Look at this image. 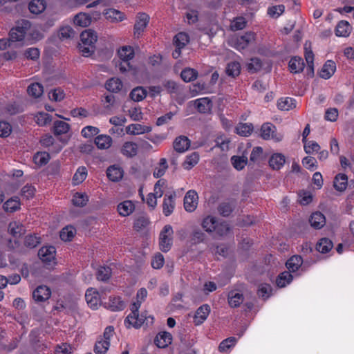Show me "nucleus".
<instances>
[{
  "mask_svg": "<svg viewBox=\"0 0 354 354\" xmlns=\"http://www.w3.org/2000/svg\"><path fill=\"white\" fill-rule=\"evenodd\" d=\"M97 39L96 32L91 29L85 30L81 33L78 48L83 56L89 57L93 54Z\"/></svg>",
  "mask_w": 354,
  "mask_h": 354,
  "instance_id": "f257e3e1",
  "label": "nucleus"
},
{
  "mask_svg": "<svg viewBox=\"0 0 354 354\" xmlns=\"http://www.w3.org/2000/svg\"><path fill=\"white\" fill-rule=\"evenodd\" d=\"M30 26L31 24L28 20L22 19L19 21L17 26L10 31V38L12 43L23 41Z\"/></svg>",
  "mask_w": 354,
  "mask_h": 354,
  "instance_id": "f03ea898",
  "label": "nucleus"
},
{
  "mask_svg": "<svg viewBox=\"0 0 354 354\" xmlns=\"http://www.w3.org/2000/svg\"><path fill=\"white\" fill-rule=\"evenodd\" d=\"M173 233L174 231L170 225H165L161 230L159 236V246L162 252H167L171 249L173 244Z\"/></svg>",
  "mask_w": 354,
  "mask_h": 354,
  "instance_id": "7ed1b4c3",
  "label": "nucleus"
},
{
  "mask_svg": "<svg viewBox=\"0 0 354 354\" xmlns=\"http://www.w3.org/2000/svg\"><path fill=\"white\" fill-rule=\"evenodd\" d=\"M261 137L263 140H267L272 139L276 142H279L282 140L283 135L281 133H277V128L273 124L270 122H266L261 126Z\"/></svg>",
  "mask_w": 354,
  "mask_h": 354,
  "instance_id": "20e7f679",
  "label": "nucleus"
},
{
  "mask_svg": "<svg viewBox=\"0 0 354 354\" xmlns=\"http://www.w3.org/2000/svg\"><path fill=\"white\" fill-rule=\"evenodd\" d=\"M136 317L132 320V322H124L125 324H128V328L130 326H133L136 328H140L142 325L145 324L147 326L152 325L153 323V317L152 316H147L146 314L142 313L139 315L138 313L136 315Z\"/></svg>",
  "mask_w": 354,
  "mask_h": 354,
  "instance_id": "39448f33",
  "label": "nucleus"
},
{
  "mask_svg": "<svg viewBox=\"0 0 354 354\" xmlns=\"http://www.w3.org/2000/svg\"><path fill=\"white\" fill-rule=\"evenodd\" d=\"M236 201L234 199H227L219 203L217 211L223 217H227L236 207Z\"/></svg>",
  "mask_w": 354,
  "mask_h": 354,
  "instance_id": "423d86ee",
  "label": "nucleus"
},
{
  "mask_svg": "<svg viewBox=\"0 0 354 354\" xmlns=\"http://www.w3.org/2000/svg\"><path fill=\"white\" fill-rule=\"evenodd\" d=\"M198 195L194 190L188 191L184 198V207L186 211L192 212L197 207Z\"/></svg>",
  "mask_w": 354,
  "mask_h": 354,
  "instance_id": "0eeeda50",
  "label": "nucleus"
},
{
  "mask_svg": "<svg viewBox=\"0 0 354 354\" xmlns=\"http://www.w3.org/2000/svg\"><path fill=\"white\" fill-rule=\"evenodd\" d=\"M39 259L46 264H50L55 259V248L53 246L42 247L38 252Z\"/></svg>",
  "mask_w": 354,
  "mask_h": 354,
  "instance_id": "6e6552de",
  "label": "nucleus"
},
{
  "mask_svg": "<svg viewBox=\"0 0 354 354\" xmlns=\"http://www.w3.org/2000/svg\"><path fill=\"white\" fill-rule=\"evenodd\" d=\"M255 33L248 32L243 35L237 37L235 41V48L238 50H243L255 40Z\"/></svg>",
  "mask_w": 354,
  "mask_h": 354,
  "instance_id": "1a4fd4ad",
  "label": "nucleus"
},
{
  "mask_svg": "<svg viewBox=\"0 0 354 354\" xmlns=\"http://www.w3.org/2000/svg\"><path fill=\"white\" fill-rule=\"evenodd\" d=\"M149 21V17L146 13H139L134 25V35L138 37L142 34Z\"/></svg>",
  "mask_w": 354,
  "mask_h": 354,
  "instance_id": "9d476101",
  "label": "nucleus"
},
{
  "mask_svg": "<svg viewBox=\"0 0 354 354\" xmlns=\"http://www.w3.org/2000/svg\"><path fill=\"white\" fill-rule=\"evenodd\" d=\"M51 295V291L46 286H39L32 292V298L36 302H44Z\"/></svg>",
  "mask_w": 354,
  "mask_h": 354,
  "instance_id": "9b49d317",
  "label": "nucleus"
},
{
  "mask_svg": "<svg viewBox=\"0 0 354 354\" xmlns=\"http://www.w3.org/2000/svg\"><path fill=\"white\" fill-rule=\"evenodd\" d=\"M191 142L185 136L177 137L173 143L174 151L178 153H184L190 147Z\"/></svg>",
  "mask_w": 354,
  "mask_h": 354,
  "instance_id": "f8f14e48",
  "label": "nucleus"
},
{
  "mask_svg": "<svg viewBox=\"0 0 354 354\" xmlns=\"http://www.w3.org/2000/svg\"><path fill=\"white\" fill-rule=\"evenodd\" d=\"M210 313V307L208 304L200 306L196 311L194 322L196 325L201 324L207 317Z\"/></svg>",
  "mask_w": 354,
  "mask_h": 354,
  "instance_id": "ddd939ff",
  "label": "nucleus"
},
{
  "mask_svg": "<svg viewBox=\"0 0 354 354\" xmlns=\"http://www.w3.org/2000/svg\"><path fill=\"white\" fill-rule=\"evenodd\" d=\"M336 71V64L333 60H327L324 64L321 71L320 77L325 80L329 79Z\"/></svg>",
  "mask_w": 354,
  "mask_h": 354,
  "instance_id": "4468645a",
  "label": "nucleus"
},
{
  "mask_svg": "<svg viewBox=\"0 0 354 354\" xmlns=\"http://www.w3.org/2000/svg\"><path fill=\"white\" fill-rule=\"evenodd\" d=\"M194 104L198 111L201 113H209L212 107V102L208 97L197 99L195 100Z\"/></svg>",
  "mask_w": 354,
  "mask_h": 354,
  "instance_id": "2eb2a0df",
  "label": "nucleus"
},
{
  "mask_svg": "<svg viewBox=\"0 0 354 354\" xmlns=\"http://www.w3.org/2000/svg\"><path fill=\"white\" fill-rule=\"evenodd\" d=\"M106 176L110 180L118 182L123 176V170L118 166L111 165L106 169Z\"/></svg>",
  "mask_w": 354,
  "mask_h": 354,
  "instance_id": "dca6fc26",
  "label": "nucleus"
},
{
  "mask_svg": "<svg viewBox=\"0 0 354 354\" xmlns=\"http://www.w3.org/2000/svg\"><path fill=\"white\" fill-rule=\"evenodd\" d=\"M286 162L285 156L281 153H276L271 156L269 159V165L275 170H279Z\"/></svg>",
  "mask_w": 354,
  "mask_h": 354,
  "instance_id": "f3484780",
  "label": "nucleus"
},
{
  "mask_svg": "<svg viewBox=\"0 0 354 354\" xmlns=\"http://www.w3.org/2000/svg\"><path fill=\"white\" fill-rule=\"evenodd\" d=\"M172 340L171 335L168 332L159 333L155 338V344L159 348H165Z\"/></svg>",
  "mask_w": 354,
  "mask_h": 354,
  "instance_id": "a211bd4d",
  "label": "nucleus"
},
{
  "mask_svg": "<svg viewBox=\"0 0 354 354\" xmlns=\"http://www.w3.org/2000/svg\"><path fill=\"white\" fill-rule=\"evenodd\" d=\"M85 299L88 305L93 309H96L99 304V295L93 288L88 289L85 294Z\"/></svg>",
  "mask_w": 354,
  "mask_h": 354,
  "instance_id": "6ab92c4d",
  "label": "nucleus"
},
{
  "mask_svg": "<svg viewBox=\"0 0 354 354\" xmlns=\"http://www.w3.org/2000/svg\"><path fill=\"white\" fill-rule=\"evenodd\" d=\"M309 222L312 227L316 229H320L325 225L326 218L322 213L317 212L312 214Z\"/></svg>",
  "mask_w": 354,
  "mask_h": 354,
  "instance_id": "aec40b11",
  "label": "nucleus"
},
{
  "mask_svg": "<svg viewBox=\"0 0 354 354\" xmlns=\"http://www.w3.org/2000/svg\"><path fill=\"white\" fill-rule=\"evenodd\" d=\"M352 28L350 26L349 23L346 21H340L335 28V34L338 37H348L351 32Z\"/></svg>",
  "mask_w": 354,
  "mask_h": 354,
  "instance_id": "412c9836",
  "label": "nucleus"
},
{
  "mask_svg": "<svg viewBox=\"0 0 354 354\" xmlns=\"http://www.w3.org/2000/svg\"><path fill=\"white\" fill-rule=\"evenodd\" d=\"M228 304L232 308H236L243 303L244 297L243 294L232 290L228 293Z\"/></svg>",
  "mask_w": 354,
  "mask_h": 354,
  "instance_id": "4be33fe9",
  "label": "nucleus"
},
{
  "mask_svg": "<svg viewBox=\"0 0 354 354\" xmlns=\"http://www.w3.org/2000/svg\"><path fill=\"white\" fill-rule=\"evenodd\" d=\"M304 62L300 57H294L289 62L288 66L290 72L297 73L303 71L304 68Z\"/></svg>",
  "mask_w": 354,
  "mask_h": 354,
  "instance_id": "5701e85b",
  "label": "nucleus"
},
{
  "mask_svg": "<svg viewBox=\"0 0 354 354\" xmlns=\"http://www.w3.org/2000/svg\"><path fill=\"white\" fill-rule=\"evenodd\" d=\"M151 128L147 126H142L140 124H131L126 127V132L131 135H138L144 133H148Z\"/></svg>",
  "mask_w": 354,
  "mask_h": 354,
  "instance_id": "b1692460",
  "label": "nucleus"
},
{
  "mask_svg": "<svg viewBox=\"0 0 354 354\" xmlns=\"http://www.w3.org/2000/svg\"><path fill=\"white\" fill-rule=\"evenodd\" d=\"M135 209V205L131 201H125L118 205V211L122 216L131 214Z\"/></svg>",
  "mask_w": 354,
  "mask_h": 354,
  "instance_id": "393cba45",
  "label": "nucleus"
},
{
  "mask_svg": "<svg viewBox=\"0 0 354 354\" xmlns=\"http://www.w3.org/2000/svg\"><path fill=\"white\" fill-rule=\"evenodd\" d=\"M121 152L127 157H133L138 153V145L133 142H126L122 147Z\"/></svg>",
  "mask_w": 354,
  "mask_h": 354,
  "instance_id": "a878e982",
  "label": "nucleus"
},
{
  "mask_svg": "<svg viewBox=\"0 0 354 354\" xmlns=\"http://www.w3.org/2000/svg\"><path fill=\"white\" fill-rule=\"evenodd\" d=\"M95 143L100 149H109L112 143V138L108 135H99L95 138Z\"/></svg>",
  "mask_w": 354,
  "mask_h": 354,
  "instance_id": "bb28decb",
  "label": "nucleus"
},
{
  "mask_svg": "<svg viewBox=\"0 0 354 354\" xmlns=\"http://www.w3.org/2000/svg\"><path fill=\"white\" fill-rule=\"evenodd\" d=\"M71 126L62 120H56L53 124V133L55 136L65 134L69 131Z\"/></svg>",
  "mask_w": 354,
  "mask_h": 354,
  "instance_id": "cd10ccee",
  "label": "nucleus"
},
{
  "mask_svg": "<svg viewBox=\"0 0 354 354\" xmlns=\"http://www.w3.org/2000/svg\"><path fill=\"white\" fill-rule=\"evenodd\" d=\"M348 184V178L346 174H337L333 182L335 189L339 192H343L346 189Z\"/></svg>",
  "mask_w": 354,
  "mask_h": 354,
  "instance_id": "c85d7f7f",
  "label": "nucleus"
},
{
  "mask_svg": "<svg viewBox=\"0 0 354 354\" xmlns=\"http://www.w3.org/2000/svg\"><path fill=\"white\" fill-rule=\"evenodd\" d=\"M106 307L112 311L122 310L124 308L125 304L120 297H110Z\"/></svg>",
  "mask_w": 354,
  "mask_h": 354,
  "instance_id": "c756f323",
  "label": "nucleus"
},
{
  "mask_svg": "<svg viewBox=\"0 0 354 354\" xmlns=\"http://www.w3.org/2000/svg\"><path fill=\"white\" fill-rule=\"evenodd\" d=\"M175 196V194L174 196L172 194L167 196L165 195L164 201L162 203V211L164 214L166 216H169L174 211V198Z\"/></svg>",
  "mask_w": 354,
  "mask_h": 354,
  "instance_id": "7c9ffc66",
  "label": "nucleus"
},
{
  "mask_svg": "<svg viewBox=\"0 0 354 354\" xmlns=\"http://www.w3.org/2000/svg\"><path fill=\"white\" fill-rule=\"evenodd\" d=\"M200 156L198 152H192L191 154L187 156L185 161L183 163V167L186 170H190L199 161Z\"/></svg>",
  "mask_w": 354,
  "mask_h": 354,
  "instance_id": "2f4dec72",
  "label": "nucleus"
},
{
  "mask_svg": "<svg viewBox=\"0 0 354 354\" xmlns=\"http://www.w3.org/2000/svg\"><path fill=\"white\" fill-rule=\"evenodd\" d=\"M45 8L46 2L44 0H32L28 4V9L32 14H40Z\"/></svg>",
  "mask_w": 354,
  "mask_h": 354,
  "instance_id": "473e14b6",
  "label": "nucleus"
},
{
  "mask_svg": "<svg viewBox=\"0 0 354 354\" xmlns=\"http://www.w3.org/2000/svg\"><path fill=\"white\" fill-rule=\"evenodd\" d=\"M303 260L301 256L295 255L290 257L286 262V266L289 272L297 271L302 265Z\"/></svg>",
  "mask_w": 354,
  "mask_h": 354,
  "instance_id": "72a5a7b5",
  "label": "nucleus"
},
{
  "mask_svg": "<svg viewBox=\"0 0 354 354\" xmlns=\"http://www.w3.org/2000/svg\"><path fill=\"white\" fill-rule=\"evenodd\" d=\"M226 74L232 77H236L240 75L241 64L238 62H231L227 64L225 68Z\"/></svg>",
  "mask_w": 354,
  "mask_h": 354,
  "instance_id": "f704fd0d",
  "label": "nucleus"
},
{
  "mask_svg": "<svg viewBox=\"0 0 354 354\" xmlns=\"http://www.w3.org/2000/svg\"><path fill=\"white\" fill-rule=\"evenodd\" d=\"M277 106L281 111H289L295 108V100L291 97L281 98L278 100Z\"/></svg>",
  "mask_w": 354,
  "mask_h": 354,
  "instance_id": "c9c22d12",
  "label": "nucleus"
},
{
  "mask_svg": "<svg viewBox=\"0 0 354 354\" xmlns=\"http://www.w3.org/2000/svg\"><path fill=\"white\" fill-rule=\"evenodd\" d=\"M8 232L14 237H19L25 232V228L19 222L13 221L8 225Z\"/></svg>",
  "mask_w": 354,
  "mask_h": 354,
  "instance_id": "e433bc0d",
  "label": "nucleus"
},
{
  "mask_svg": "<svg viewBox=\"0 0 354 354\" xmlns=\"http://www.w3.org/2000/svg\"><path fill=\"white\" fill-rule=\"evenodd\" d=\"M305 48V59L307 62V71L308 73L310 75H314V54L313 51L310 49L308 50L307 43L304 45Z\"/></svg>",
  "mask_w": 354,
  "mask_h": 354,
  "instance_id": "4c0bfd02",
  "label": "nucleus"
},
{
  "mask_svg": "<svg viewBox=\"0 0 354 354\" xmlns=\"http://www.w3.org/2000/svg\"><path fill=\"white\" fill-rule=\"evenodd\" d=\"M104 15L107 19L113 22L122 21L124 17L123 12L113 8L107 9L104 12Z\"/></svg>",
  "mask_w": 354,
  "mask_h": 354,
  "instance_id": "58836bf2",
  "label": "nucleus"
},
{
  "mask_svg": "<svg viewBox=\"0 0 354 354\" xmlns=\"http://www.w3.org/2000/svg\"><path fill=\"white\" fill-rule=\"evenodd\" d=\"M333 243L328 238H322L316 245V249L323 254L327 253L333 248Z\"/></svg>",
  "mask_w": 354,
  "mask_h": 354,
  "instance_id": "ea45409f",
  "label": "nucleus"
},
{
  "mask_svg": "<svg viewBox=\"0 0 354 354\" xmlns=\"http://www.w3.org/2000/svg\"><path fill=\"white\" fill-rule=\"evenodd\" d=\"M27 92L29 95L37 98L39 97L44 93L43 86L37 82L30 84L27 88Z\"/></svg>",
  "mask_w": 354,
  "mask_h": 354,
  "instance_id": "a19ab883",
  "label": "nucleus"
},
{
  "mask_svg": "<svg viewBox=\"0 0 354 354\" xmlns=\"http://www.w3.org/2000/svg\"><path fill=\"white\" fill-rule=\"evenodd\" d=\"M168 169V164L166 158H162L160 159L158 165L155 167L153 175L155 178H158L162 177Z\"/></svg>",
  "mask_w": 354,
  "mask_h": 354,
  "instance_id": "79ce46f5",
  "label": "nucleus"
},
{
  "mask_svg": "<svg viewBox=\"0 0 354 354\" xmlns=\"http://www.w3.org/2000/svg\"><path fill=\"white\" fill-rule=\"evenodd\" d=\"M293 279L292 275L290 272L285 271L281 273L277 278L276 283L278 287L283 288L287 284H289Z\"/></svg>",
  "mask_w": 354,
  "mask_h": 354,
  "instance_id": "37998d69",
  "label": "nucleus"
},
{
  "mask_svg": "<svg viewBox=\"0 0 354 354\" xmlns=\"http://www.w3.org/2000/svg\"><path fill=\"white\" fill-rule=\"evenodd\" d=\"M253 125L251 123H239L236 127V133L241 136H248L253 131Z\"/></svg>",
  "mask_w": 354,
  "mask_h": 354,
  "instance_id": "c03bdc74",
  "label": "nucleus"
},
{
  "mask_svg": "<svg viewBox=\"0 0 354 354\" xmlns=\"http://www.w3.org/2000/svg\"><path fill=\"white\" fill-rule=\"evenodd\" d=\"M105 87L109 91L117 93L122 89V83L118 78H111L106 82Z\"/></svg>",
  "mask_w": 354,
  "mask_h": 354,
  "instance_id": "a18cd8bd",
  "label": "nucleus"
},
{
  "mask_svg": "<svg viewBox=\"0 0 354 354\" xmlns=\"http://www.w3.org/2000/svg\"><path fill=\"white\" fill-rule=\"evenodd\" d=\"M91 21V17L85 13H79L76 15L74 17V23L75 24L81 26V27H86L88 26Z\"/></svg>",
  "mask_w": 354,
  "mask_h": 354,
  "instance_id": "49530a36",
  "label": "nucleus"
},
{
  "mask_svg": "<svg viewBox=\"0 0 354 354\" xmlns=\"http://www.w3.org/2000/svg\"><path fill=\"white\" fill-rule=\"evenodd\" d=\"M147 91L141 86L133 88L130 93V97L134 102H140L147 96Z\"/></svg>",
  "mask_w": 354,
  "mask_h": 354,
  "instance_id": "de8ad7c7",
  "label": "nucleus"
},
{
  "mask_svg": "<svg viewBox=\"0 0 354 354\" xmlns=\"http://www.w3.org/2000/svg\"><path fill=\"white\" fill-rule=\"evenodd\" d=\"M20 208V202L17 197L8 200L3 204V209L8 212H14Z\"/></svg>",
  "mask_w": 354,
  "mask_h": 354,
  "instance_id": "09e8293b",
  "label": "nucleus"
},
{
  "mask_svg": "<svg viewBox=\"0 0 354 354\" xmlns=\"http://www.w3.org/2000/svg\"><path fill=\"white\" fill-rule=\"evenodd\" d=\"M88 201V197L84 193H75L72 199L73 204L77 207H84Z\"/></svg>",
  "mask_w": 354,
  "mask_h": 354,
  "instance_id": "8fccbe9b",
  "label": "nucleus"
},
{
  "mask_svg": "<svg viewBox=\"0 0 354 354\" xmlns=\"http://www.w3.org/2000/svg\"><path fill=\"white\" fill-rule=\"evenodd\" d=\"M217 223L215 217L208 216L203 219L202 226L207 232H212L216 228Z\"/></svg>",
  "mask_w": 354,
  "mask_h": 354,
  "instance_id": "3c124183",
  "label": "nucleus"
},
{
  "mask_svg": "<svg viewBox=\"0 0 354 354\" xmlns=\"http://www.w3.org/2000/svg\"><path fill=\"white\" fill-rule=\"evenodd\" d=\"M120 60H131L134 57V50L131 46H123L118 50Z\"/></svg>",
  "mask_w": 354,
  "mask_h": 354,
  "instance_id": "603ef678",
  "label": "nucleus"
},
{
  "mask_svg": "<svg viewBox=\"0 0 354 354\" xmlns=\"http://www.w3.org/2000/svg\"><path fill=\"white\" fill-rule=\"evenodd\" d=\"M163 86L167 90V91L171 95H178L180 93V86L174 81H165L163 82Z\"/></svg>",
  "mask_w": 354,
  "mask_h": 354,
  "instance_id": "864d4df0",
  "label": "nucleus"
},
{
  "mask_svg": "<svg viewBox=\"0 0 354 354\" xmlns=\"http://www.w3.org/2000/svg\"><path fill=\"white\" fill-rule=\"evenodd\" d=\"M110 346V342L102 339L97 340L94 346V352L96 354H105Z\"/></svg>",
  "mask_w": 354,
  "mask_h": 354,
  "instance_id": "5fc2aeb1",
  "label": "nucleus"
},
{
  "mask_svg": "<svg viewBox=\"0 0 354 354\" xmlns=\"http://www.w3.org/2000/svg\"><path fill=\"white\" fill-rule=\"evenodd\" d=\"M174 42L177 48L181 49L189 42V36L185 32H179L175 36Z\"/></svg>",
  "mask_w": 354,
  "mask_h": 354,
  "instance_id": "6e6d98bb",
  "label": "nucleus"
},
{
  "mask_svg": "<svg viewBox=\"0 0 354 354\" xmlns=\"http://www.w3.org/2000/svg\"><path fill=\"white\" fill-rule=\"evenodd\" d=\"M87 176V170L86 167H81L77 169L75 174L73 176V180L75 185H79L82 183Z\"/></svg>",
  "mask_w": 354,
  "mask_h": 354,
  "instance_id": "4d7b16f0",
  "label": "nucleus"
},
{
  "mask_svg": "<svg viewBox=\"0 0 354 354\" xmlns=\"http://www.w3.org/2000/svg\"><path fill=\"white\" fill-rule=\"evenodd\" d=\"M262 66L261 60L257 57L250 59L247 64L248 70L252 73L259 71L261 69Z\"/></svg>",
  "mask_w": 354,
  "mask_h": 354,
  "instance_id": "13d9d810",
  "label": "nucleus"
},
{
  "mask_svg": "<svg viewBox=\"0 0 354 354\" xmlns=\"http://www.w3.org/2000/svg\"><path fill=\"white\" fill-rule=\"evenodd\" d=\"M198 73L192 68H185L182 71L180 77L185 82H189L196 79Z\"/></svg>",
  "mask_w": 354,
  "mask_h": 354,
  "instance_id": "bf43d9fd",
  "label": "nucleus"
},
{
  "mask_svg": "<svg viewBox=\"0 0 354 354\" xmlns=\"http://www.w3.org/2000/svg\"><path fill=\"white\" fill-rule=\"evenodd\" d=\"M75 229L71 226L64 227L60 232V238L62 241H70L73 238Z\"/></svg>",
  "mask_w": 354,
  "mask_h": 354,
  "instance_id": "052dcab7",
  "label": "nucleus"
},
{
  "mask_svg": "<svg viewBox=\"0 0 354 354\" xmlns=\"http://www.w3.org/2000/svg\"><path fill=\"white\" fill-rule=\"evenodd\" d=\"M247 21L243 17H236L232 21L230 24V28L233 31L239 30L243 29L246 26Z\"/></svg>",
  "mask_w": 354,
  "mask_h": 354,
  "instance_id": "680f3d73",
  "label": "nucleus"
},
{
  "mask_svg": "<svg viewBox=\"0 0 354 354\" xmlns=\"http://www.w3.org/2000/svg\"><path fill=\"white\" fill-rule=\"evenodd\" d=\"M111 276V269L107 266L100 267L97 272V279L100 281H106Z\"/></svg>",
  "mask_w": 354,
  "mask_h": 354,
  "instance_id": "e2e57ef3",
  "label": "nucleus"
},
{
  "mask_svg": "<svg viewBox=\"0 0 354 354\" xmlns=\"http://www.w3.org/2000/svg\"><path fill=\"white\" fill-rule=\"evenodd\" d=\"M76 33L71 26H64L59 30V35L62 39L73 38Z\"/></svg>",
  "mask_w": 354,
  "mask_h": 354,
  "instance_id": "0e129e2a",
  "label": "nucleus"
},
{
  "mask_svg": "<svg viewBox=\"0 0 354 354\" xmlns=\"http://www.w3.org/2000/svg\"><path fill=\"white\" fill-rule=\"evenodd\" d=\"M236 342V339L234 337H228L223 340L218 346V350L221 352H225L232 346H234Z\"/></svg>",
  "mask_w": 354,
  "mask_h": 354,
  "instance_id": "69168bd1",
  "label": "nucleus"
},
{
  "mask_svg": "<svg viewBox=\"0 0 354 354\" xmlns=\"http://www.w3.org/2000/svg\"><path fill=\"white\" fill-rule=\"evenodd\" d=\"M50 156L46 152L37 153L34 156V161L37 165H44L48 162Z\"/></svg>",
  "mask_w": 354,
  "mask_h": 354,
  "instance_id": "338daca9",
  "label": "nucleus"
},
{
  "mask_svg": "<svg viewBox=\"0 0 354 354\" xmlns=\"http://www.w3.org/2000/svg\"><path fill=\"white\" fill-rule=\"evenodd\" d=\"M65 94L61 88H55L49 93V99L55 102H60L64 98Z\"/></svg>",
  "mask_w": 354,
  "mask_h": 354,
  "instance_id": "774afa93",
  "label": "nucleus"
}]
</instances>
